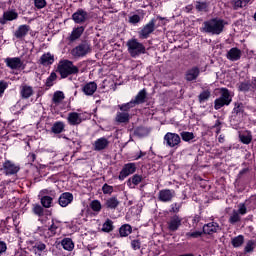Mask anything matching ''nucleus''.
Returning <instances> with one entry per match:
<instances>
[{
    "label": "nucleus",
    "mask_w": 256,
    "mask_h": 256,
    "mask_svg": "<svg viewBox=\"0 0 256 256\" xmlns=\"http://www.w3.org/2000/svg\"><path fill=\"white\" fill-rule=\"evenodd\" d=\"M228 25L227 21L221 18H211L204 21L201 31L209 35H221L225 31V26Z\"/></svg>",
    "instance_id": "1"
},
{
    "label": "nucleus",
    "mask_w": 256,
    "mask_h": 256,
    "mask_svg": "<svg viewBox=\"0 0 256 256\" xmlns=\"http://www.w3.org/2000/svg\"><path fill=\"white\" fill-rule=\"evenodd\" d=\"M57 71L62 79H67L69 75H77V73H79V68L73 65L72 61L61 60L58 64Z\"/></svg>",
    "instance_id": "2"
},
{
    "label": "nucleus",
    "mask_w": 256,
    "mask_h": 256,
    "mask_svg": "<svg viewBox=\"0 0 256 256\" xmlns=\"http://www.w3.org/2000/svg\"><path fill=\"white\" fill-rule=\"evenodd\" d=\"M127 47L129 55L133 58L145 54V45L140 43L137 39L128 40Z\"/></svg>",
    "instance_id": "3"
},
{
    "label": "nucleus",
    "mask_w": 256,
    "mask_h": 256,
    "mask_svg": "<svg viewBox=\"0 0 256 256\" xmlns=\"http://www.w3.org/2000/svg\"><path fill=\"white\" fill-rule=\"evenodd\" d=\"M220 91V97L214 101V109H216V111H219V109L225 107V105H231V101H233L231 93H229V90L227 88H221Z\"/></svg>",
    "instance_id": "4"
},
{
    "label": "nucleus",
    "mask_w": 256,
    "mask_h": 256,
    "mask_svg": "<svg viewBox=\"0 0 256 256\" xmlns=\"http://www.w3.org/2000/svg\"><path fill=\"white\" fill-rule=\"evenodd\" d=\"M163 144L168 149H179L181 147V136L177 133L167 132L164 135Z\"/></svg>",
    "instance_id": "5"
},
{
    "label": "nucleus",
    "mask_w": 256,
    "mask_h": 256,
    "mask_svg": "<svg viewBox=\"0 0 256 256\" xmlns=\"http://www.w3.org/2000/svg\"><path fill=\"white\" fill-rule=\"evenodd\" d=\"M157 19L160 21H164L165 18L158 16L157 18H153L149 23H147L139 32L140 39H147L153 31H155V23H157Z\"/></svg>",
    "instance_id": "6"
},
{
    "label": "nucleus",
    "mask_w": 256,
    "mask_h": 256,
    "mask_svg": "<svg viewBox=\"0 0 256 256\" xmlns=\"http://www.w3.org/2000/svg\"><path fill=\"white\" fill-rule=\"evenodd\" d=\"M88 53H91V45L87 42L81 43L71 50L73 57H85Z\"/></svg>",
    "instance_id": "7"
},
{
    "label": "nucleus",
    "mask_w": 256,
    "mask_h": 256,
    "mask_svg": "<svg viewBox=\"0 0 256 256\" xmlns=\"http://www.w3.org/2000/svg\"><path fill=\"white\" fill-rule=\"evenodd\" d=\"M136 171H137V164L127 163L123 166L122 170L120 171L118 179L120 181H124V179H127L129 175H133V173H135Z\"/></svg>",
    "instance_id": "8"
},
{
    "label": "nucleus",
    "mask_w": 256,
    "mask_h": 256,
    "mask_svg": "<svg viewBox=\"0 0 256 256\" xmlns=\"http://www.w3.org/2000/svg\"><path fill=\"white\" fill-rule=\"evenodd\" d=\"M72 20L77 25H83V23H87L89 20V13L83 9H78L72 14Z\"/></svg>",
    "instance_id": "9"
},
{
    "label": "nucleus",
    "mask_w": 256,
    "mask_h": 256,
    "mask_svg": "<svg viewBox=\"0 0 256 256\" xmlns=\"http://www.w3.org/2000/svg\"><path fill=\"white\" fill-rule=\"evenodd\" d=\"M39 233L45 238L53 237L59 233V223L52 221V224L49 228L40 229Z\"/></svg>",
    "instance_id": "10"
},
{
    "label": "nucleus",
    "mask_w": 256,
    "mask_h": 256,
    "mask_svg": "<svg viewBox=\"0 0 256 256\" xmlns=\"http://www.w3.org/2000/svg\"><path fill=\"white\" fill-rule=\"evenodd\" d=\"M173 197H175V190L163 189L159 191L158 199L162 201V203H169L172 201Z\"/></svg>",
    "instance_id": "11"
},
{
    "label": "nucleus",
    "mask_w": 256,
    "mask_h": 256,
    "mask_svg": "<svg viewBox=\"0 0 256 256\" xmlns=\"http://www.w3.org/2000/svg\"><path fill=\"white\" fill-rule=\"evenodd\" d=\"M5 63L10 69H25L23 61H21V58L19 57L6 58Z\"/></svg>",
    "instance_id": "12"
},
{
    "label": "nucleus",
    "mask_w": 256,
    "mask_h": 256,
    "mask_svg": "<svg viewBox=\"0 0 256 256\" xmlns=\"http://www.w3.org/2000/svg\"><path fill=\"white\" fill-rule=\"evenodd\" d=\"M182 222L183 218H181L179 215L171 216L167 223L169 231H177L179 227H181Z\"/></svg>",
    "instance_id": "13"
},
{
    "label": "nucleus",
    "mask_w": 256,
    "mask_h": 256,
    "mask_svg": "<svg viewBox=\"0 0 256 256\" xmlns=\"http://www.w3.org/2000/svg\"><path fill=\"white\" fill-rule=\"evenodd\" d=\"M94 151H104L109 147V139L105 137L98 138L93 144Z\"/></svg>",
    "instance_id": "14"
},
{
    "label": "nucleus",
    "mask_w": 256,
    "mask_h": 256,
    "mask_svg": "<svg viewBox=\"0 0 256 256\" xmlns=\"http://www.w3.org/2000/svg\"><path fill=\"white\" fill-rule=\"evenodd\" d=\"M60 207H67L73 203V194L70 192H64L60 195L58 199Z\"/></svg>",
    "instance_id": "15"
},
{
    "label": "nucleus",
    "mask_w": 256,
    "mask_h": 256,
    "mask_svg": "<svg viewBox=\"0 0 256 256\" xmlns=\"http://www.w3.org/2000/svg\"><path fill=\"white\" fill-rule=\"evenodd\" d=\"M30 251L35 253V255L38 256H45L47 255L46 246L44 243L36 242L32 244V247L30 248Z\"/></svg>",
    "instance_id": "16"
},
{
    "label": "nucleus",
    "mask_w": 256,
    "mask_h": 256,
    "mask_svg": "<svg viewBox=\"0 0 256 256\" xmlns=\"http://www.w3.org/2000/svg\"><path fill=\"white\" fill-rule=\"evenodd\" d=\"M217 231H221V227L217 222H210L203 226L204 235H213V233H217Z\"/></svg>",
    "instance_id": "17"
},
{
    "label": "nucleus",
    "mask_w": 256,
    "mask_h": 256,
    "mask_svg": "<svg viewBox=\"0 0 256 256\" xmlns=\"http://www.w3.org/2000/svg\"><path fill=\"white\" fill-rule=\"evenodd\" d=\"M3 169L6 175H15V173H19V166L13 164V162L6 160L3 163Z\"/></svg>",
    "instance_id": "18"
},
{
    "label": "nucleus",
    "mask_w": 256,
    "mask_h": 256,
    "mask_svg": "<svg viewBox=\"0 0 256 256\" xmlns=\"http://www.w3.org/2000/svg\"><path fill=\"white\" fill-rule=\"evenodd\" d=\"M67 119H68L69 125H81L83 121L82 114H79L77 112L69 113Z\"/></svg>",
    "instance_id": "19"
},
{
    "label": "nucleus",
    "mask_w": 256,
    "mask_h": 256,
    "mask_svg": "<svg viewBox=\"0 0 256 256\" xmlns=\"http://www.w3.org/2000/svg\"><path fill=\"white\" fill-rule=\"evenodd\" d=\"M40 65H43L44 67H47L49 65H53L55 63V56L51 54L50 52L43 54L40 57Z\"/></svg>",
    "instance_id": "20"
},
{
    "label": "nucleus",
    "mask_w": 256,
    "mask_h": 256,
    "mask_svg": "<svg viewBox=\"0 0 256 256\" xmlns=\"http://www.w3.org/2000/svg\"><path fill=\"white\" fill-rule=\"evenodd\" d=\"M82 91L84 95H87L88 97H91V95L95 94V91H97V83L95 82H88L82 87Z\"/></svg>",
    "instance_id": "21"
},
{
    "label": "nucleus",
    "mask_w": 256,
    "mask_h": 256,
    "mask_svg": "<svg viewBox=\"0 0 256 256\" xmlns=\"http://www.w3.org/2000/svg\"><path fill=\"white\" fill-rule=\"evenodd\" d=\"M84 31H85V27L83 26H78L74 28L70 36L68 37L69 41L71 42L77 41V39H79L83 35Z\"/></svg>",
    "instance_id": "22"
},
{
    "label": "nucleus",
    "mask_w": 256,
    "mask_h": 256,
    "mask_svg": "<svg viewBox=\"0 0 256 256\" xmlns=\"http://www.w3.org/2000/svg\"><path fill=\"white\" fill-rule=\"evenodd\" d=\"M17 17H19V14L17 12H15L14 10L6 11V12H4L3 19L0 20V23L2 25H5V23H7V21H15V19H17Z\"/></svg>",
    "instance_id": "23"
},
{
    "label": "nucleus",
    "mask_w": 256,
    "mask_h": 256,
    "mask_svg": "<svg viewBox=\"0 0 256 256\" xmlns=\"http://www.w3.org/2000/svg\"><path fill=\"white\" fill-rule=\"evenodd\" d=\"M226 57L229 61H239L241 59V51L238 48H231L227 52Z\"/></svg>",
    "instance_id": "24"
},
{
    "label": "nucleus",
    "mask_w": 256,
    "mask_h": 256,
    "mask_svg": "<svg viewBox=\"0 0 256 256\" xmlns=\"http://www.w3.org/2000/svg\"><path fill=\"white\" fill-rule=\"evenodd\" d=\"M200 70L198 67H192L191 69L187 70L185 79L186 81H195L197 77H199Z\"/></svg>",
    "instance_id": "25"
},
{
    "label": "nucleus",
    "mask_w": 256,
    "mask_h": 256,
    "mask_svg": "<svg viewBox=\"0 0 256 256\" xmlns=\"http://www.w3.org/2000/svg\"><path fill=\"white\" fill-rule=\"evenodd\" d=\"M33 87L29 86V85H22L20 87V95L22 97V99H29V97L33 96Z\"/></svg>",
    "instance_id": "26"
},
{
    "label": "nucleus",
    "mask_w": 256,
    "mask_h": 256,
    "mask_svg": "<svg viewBox=\"0 0 256 256\" xmlns=\"http://www.w3.org/2000/svg\"><path fill=\"white\" fill-rule=\"evenodd\" d=\"M104 207H106V209H117V207H119V199L115 196L106 199Z\"/></svg>",
    "instance_id": "27"
},
{
    "label": "nucleus",
    "mask_w": 256,
    "mask_h": 256,
    "mask_svg": "<svg viewBox=\"0 0 256 256\" xmlns=\"http://www.w3.org/2000/svg\"><path fill=\"white\" fill-rule=\"evenodd\" d=\"M143 181V176L136 174L128 179L127 185L130 189H135V186L139 185Z\"/></svg>",
    "instance_id": "28"
},
{
    "label": "nucleus",
    "mask_w": 256,
    "mask_h": 256,
    "mask_svg": "<svg viewBox=\"0 0 256 256\" xmlns=\"http://www.w3.org/2000/svg\"><path fill=\"white\" fill-rule=\"evenodd\" d=\"M145 99H147V91H145V89H143L138 92V94L136 95V97L134 99H132V101L136 105H141L142 103H145Z\"/></svg>",
    "instance_id": "29"
},
{
    "label": "nucleus",
    "mask_w": 256,
    "mask_h": 256,
    "mask_svg": "<svg viewBox=\"0 0 256 256\" xmlns=\"http://www.w3.org/2000/svg\"><path fill=\"white\" fill-rule=\"evenodd\" d=\"M129 119H130L129 112L122 111V112H117L115 121L117 123H129Z\"/></svg>",
    "instance_id": "30"
},
{
    "label": "nucleus",
    "mask_w": 256,
    "mask_h": 256,
    "mask_svg": "<svg viewBox=\"0 0 256 256\" xmlns=\"http://www.w3.org/2000/svg\"><path fill=\"white\" fill-rule=\"evenodd\" d=\"M28 33H29V26L28 25H21L16 30L14 35L17 39H23V37H25V35H27Z\"/></svg>",
    "instance_id": "31"
},
{
    "label": "nucleus",
    "mask_w": 256,
    "mask_h": 256,
    "mask_svg": "<svg viewBox=\"0 0 256 256\" xmlns=\"http://www.w3.org/2000/svg\"><path fill=\"white\" fill-rule=\"evenodd\" d=\"M40 203L45 209L51 208V205H53V200L55 197L52 196H40Z\"/></svg>",
    "instance_id": "32"
},
{
    "label": "nucleus",
    "mask_w": 256,
    "mask_h": 256,
    "mask_svg": "<svg viewBox=\"0 0 256 256\" xmlns=\"http://www.w3.org/2000/svg\"><path fill=\"white\" fill-rule=\"evenodd\" d=\"M52 133H55V135H59V133H63L65 131V123L63 122H56L53 124L51 128Z\"/></svg>",
    "instance_id": "33"
},
{
    "label": "nucleus",
    "mask_w": 256,
    "mask_h": 256,
    "mask_svg": "<svg viewBox=\"0 0 256 256\" xmlns=\"http://www.w3.org/2000/svg\"><path fill=\"white\" fill-rule=\"evenodd\" d=\"M63 249L66 251H73L75 248V244L73 243V240L71 238H64L61 242Z\"/></svg>",
    "instance_id": "34"
},
{
    "label": "nucleus",
    "mask_w": 256,
    "mask_h": 256,
    "mask_svg": "<svg viewBox=\"0 0 256 256\" xmlns=\"http://www.w3.org/2000/svg\"><path fill=\"white\" fill-rule=\"evenodd\" d=\"M131 231H133V228H131V225L129 224L122 225L119 230L120 237H128V235H131Z\"/></svg>",
    "instance_id": "35"
},
{
    "label": "nucleus",
    "mask_w": 256,
    "mask_h": 256,
    "mask_svg": "<svg viewBox=\"0 0 256 256\" xmlns=\"http://www.w3.org/2000/svg\"><path fill=\"white\" fill-rule=\"evenodd\" d=\"M133 107H137V104H135L133 100H131L130 102L118 105V108L120 109V111H124L126 113H129V110L133 109Z\"/></svg>",
    "instance_id": "36"
},
{
    "label": "nucleus",
    "mask_w": 256,
    "mask_h": 256,
    "mask_svg": "<svg viewBox=\"0 0 256 256\" xmlns=\"http://www.w3.org/2000/svg\"><path fill=\"white\" fill-rule=\"evenodd\" d=\"M113 229H114L113 221L107 219V220L104 222L103 226H102V231H103L104 233H111V231H113Z\"/></svg>",
    "instance_id": "37"
},
{
    "label": "nucleus",
    "mask_w": 256,
    "mask_h": 256,
    "mask_svg": "<svg viewBox=\"0 0 256 256\" xmlns=\"http://www.w3.org/2000/svg\"><path fill=\"white\" fill-rule=\"evenodd\" d=\"M203 235H205V232L202 231H191L186 233V237L187 239H199V237H202Z\"/></svg>",
    "instance_id": "38"
},
{
    "label": "nucleus",
    "mask_w": 256,
    "mask_h": 256,
    "mask_svg": "<svg viewBox=\"0 0 256 256\" xmlns=\"http://www.w3.org/2000/svg\"><path fill=\"white\" fill-rule=\"evenodd\" d=\"M241 221V216H239V212L237 210H234L229 218V223L231 225H235V223H239Z\"/></svg>",
    "instance_id": "39"
},
{
    "label": "nucleus",
    "mask_w": 256,
    "mask_h": 256,
    "mask_svg": "<svg viewBox=\"0 0 256 256\" xmlns=\"http://www.w3.org/2000/svg\"><path fill=\"white\" fill-rule=\"evenodd\" d=\"M209 97H211V91L205 90L200 93V95L198 96V99L200 103H205V101L209 100Z\"/></svg>",
    "instance_id": "40"
},
{
    "label": "nucleus",
    "mask_w": 256,
    "mask_h": 256,
    "mask_svg": "<svg viewBox=\"0 0 256 256\" xmlns=\"http://www.w3.org/2000/svg\"><path fill=\"white\" fill-rule=\"evenodd\" d=\"M244 241L245 238L243 237V235H239L232 239V245L233 247H241Z\"/></svg>",
    "instance_id": "41"
},
{
    "label": "nucleus",
    "mask_w": 256,
    "mask_h": 256,
    "mask_svg": "<svg viewBox=\"0 0 256 256\" xmlns=\"http://www.w3.org/2000/svg\"><path fill=\"white\" fill-rule=\"evenodd\" d=\"M33 213L35 215H38V217H41L44 215L45 209L39 204H34L33 205Z\"/></svg>",
    "instance_id": "42"
},
{
    "label": "nucleus",
    "mask_w": 256,
    "mask_h": 256,
    "mask_svg": "<svg viewBox=\"0 0 256 256\" xmlns=\"http://www.w3.org/2000/svg\"><path fill=\"white\" fill-rule=\"evenodd\" d=\"M241 143H244V145H249L251 141H253V136L251 134H241L240 136Z\"/></svg>",
    "instance_id": "43"
},
{
    "label": "nucleus",
    "mask_w": 256,
    "mask_h": 256,
    "mask_svg": "<svg viewBox=\"0 0 256 256\" xmlns=\"http://www.w3.org/2000/svg\"><path fill=\"white\" fill-rule=\"evenodd\" d=\"M65 99V94L62 91H57L53 95V102L54 103H61Z\"/></svg>",
    "instance_id": "44"
},
{
    "label": "nucleus",
    "mask_w": 256,
    "mask_h": 256,
    "mask_svg": "<svg viewBox=\"0 0 256 256\" xmlns=\"http://www.w3.org/2000/svg\"><path fill=\"white\" fill-rule=\"evenodd\" d=\"M101 202L99 200H93L90 203V209H92V211H95L96 213H99V211H101Z\"/></svg>",
    "instance_id": "45"
},
{
    "label": "nucleus",
    "mask_w": 256,
    "mask_h": 256,
    "mask_svg": "<svg viewBox=\"0 0 256 256\" xmlns=\"http://www.w3.org/2000/svg\"><path fill=\"white\" fill-rule=\"evenodd\" d=\"M39 197H55V190H51V189L41 190Z\"/></svg>",
    "instance_id": "46"
},
{
    "label": "nucleus",
    "mask_w": 256,
    "mask_h": 256,
    "mask_svg": "<svg viewBox=\"0 0 256 256\" xmlns=\"http://www.w3.org/2000/svg\"><path fill=\"white\" fill-rule=\"evenodd\" d=\"M256 247V243L253 240H249L244 248L245 253H251Z\"/></svg>",
    "instance_id": "47"
},
{
    "label": "nucleus",
    "mask_w": 256,
    "mask_h": 256,
    "mask_svg": "<svg viewBox=\"0 0 256 256\" xmlns=\"http://www.w3.org/2000/svg\"><path fill=\"white\" fill-rule=\"evenodd\" d=\"M181 137L186 142H189V141H192V139H195V135L193 134V132H182Z\"/></svg>",
    "instance_id": "48"
},
{
    "label": "nucleus",
    "mask_w": 256,
    "mask_h": 256,
    "mask_svg": "<svg viewBox=\"0 0 256 256\" xmlns=\"http://www.w3.org/2000/svg\"><path fill=\"white\" fill-rule=\"evenodd\" d=\"M102 191H103L104 195H111V193H113V186H111L109 184H104L102 186Z\"/></svg>",
    "instance_id": "49"
},
{
    "label": "nucleus",
    "mask_w": 256,
    "mask_h": 256,
    "mask_svg": "<svg viewBox=\"0 0 256 256\" xmlns=\"http://www.w3.org/2000/svg\"><path fill=\"white\" fill-rule=\"evenodd\" d=\"M34 5L36 9H44L47 6V1L45 0H34Z\"/></svg>",
    "instance_id": "50"
},
{
    "label": "nucleus",
    "mask_w": 256,
    "mask_h": 256,
    "mask_svg": "<svg viewBox=\"0 0 256 256\" xmlns=\"http://www.w3.org/2000/svg\"><path fill=\"white\" fill-rule=\"evenodd\" d=\"M233 113H235L236 115H239V113H243V103L236 102Z\"/></svg>",
    "instance_id": "51"
},
{
    "label": "nucleus",
    "mask_w": 256,
    "mask_h": 256,
    "mask_svg": "<svg viewBox=\"0 0 256 256\" xmlns=\"http://www.w3.org/2000/svg\"><path fill=\"white\" fill-rule=\"evenodd\" d=\"M140 21H141V16L137 14H134L129 17V23H131L132 25H137V23H139Z\"/></svg>",
    "instance_id": "52"
},
{
    "label": "nucleus",
    "mask_w": 256,
    "mask_h": 256,
    "mask_svg": "<svg viewBox=\"0 0 256 256\" xmlns=\"http://www.w3.org/2000/svg\"><path fill=\"white\" fill-rule=\"evenodd\" d=\"M249 89H251V83H249V82L240 83L239 91L247 92V91H249Z\"/></svg>",
    "instance_id": "53"
},
{
    "label": "nucleus",
    "mask_w": 256,
    "mask_h": 256,
    "mask_svg": "<svg viewBox=\"0 0 256 256\" xmlns=\"http://www.w3.org/2000/svg\"><path fill=\"white\" fill-rule=\"evenodd\" d=\"M197 11H207V3L205 2H196Z\"/></svg>",
    "instance_id": "54"
},
{
    "label": "nucleus",
    "mask_w": 256,
    "mask_h": 256,
    "mask_svg": "<svg viewBox=\"0 0 256 256\" xmlns=\"http://www.w3.org/2000/svg\"><path fill=\"white\" fill-rule=\"evenodd\" d=\"M131 247H132V249H134V251H137V250L141 249V241L133 240L131 242Z\"/></svg>",
    "instance_id": "55"
},
{
    "label": "nucleus",
    "mask_w": 256,
    "mask_h": 256,
    "mask_svg": "<svg viewBox=\"0 0 256 256\" xmlns=\"http://www.w3.org/2000/svg\"><path fill=\"white\" fill-rule=\"evenodd\" d=\"M238 215H245L247 213V207L245 206V204H239L238 205V211H237Z\"/></svg>",
    "instance_id": "56"
},
{
    "label": "nucleus",
    "mask_w": 256,
    "mask_h": 256,
    "mask_svg": "<svg viewBox=\"0 0 256 256\" xmlns=\"http://www.w3.org/2000/svg\"><path fill=\"white\" fill-rule=\"evenodd\" d=\"M181 209V204L179 203H173L171 204V213H179V210Z\"/></svg>",
    "instance_id": "57"
},
{
    "label": "nucleus",
    "mask_w": 256,
    "mask_h": 256,
    "mask_svg": "<svg viewBox=\"0 0 256 256\" xmlns=\"http://www.w3.org/2000/svg\"><path fill=\"white\" fill-rule=\"evenodd\" d=\"M7 87H8L7 82L5 81L0 82V97L3 96V94L5 93V89H7Z\"/></svg>",
    "instance_id": "58"
},
{
    "label": "nucleus",
    "mask_w": 256,
    "mask_h": 256,
    "mask_svg": "<svg viewBox=\"0 0 256 256\" xmlns=\"http://www.w3.org/2000/svg\"><path fill=\"white\" fill-rule=\"evenodd\" d=\"M234 7L235 9H243V7H246L245 2H243V0H237L234 3Z\"/></svg>",
    "instance_id": "59"
},
{
    "label": "nucleus",
    "mask_w": 256,
    "mask_h": 256,
    "mask_svg": "<svg viewBox=\"0 0 256 256\" xmlns=\"http://www.w3.org/2000/svg\"><path fill=\"white\" fill-rule=\"evenodd\" d=\"M7 251V244L5 242H0V255Z\"/></svg>",
    "instance_id": "60"
},
{
    "label": "nucleus",
    "mask_w": 256,
    "mask_h": 256,
    "mask_svg": "<svg viewBox=\"0 0 256 256\" xmlns=\"http://www.w3.org/2000/svg\"><path fill=\"white\" fill-rule=\"evenodd\" d=\"M218 141H219V143H225V135L221 134V135L218 137Z\"/></svg>",
    "instance_id": "61"
},
{
    "label": "nucleus",
    "mask_w": 256,
    "mask_h": 256,
    "mask_svg": "<svg viewBox=\"0 0 256 256\" xmlns=\"http://www.w3.org/2000/svg\"><path fill=\"white\" fill-rule=\"evenodd\" d=\"M14 256H27V252L20 251V252H17Z\"/></svg>",
    "instance_id": "62"
},
{
    "label": "nucleus",
    "mask_w": 256,
    "mask_h": 256,
    "mask_svg": "<svg viewBox=\"0 0 256 256\" xmlns=\"http://www.w3.org/2000/svg\"><path fill=\"white\" fill-rule=\"evenodd\" d=\"M28 158L30 159V161H35V159H36V156H35V154H29L28 155Z\"/></svg>",
    "instance_id": "63"
},
{
    "label": "nucleus",
    "mask_w": 256,
    "mask_h": 256,
    "mask_svg": "<svg viewBox=\"0 0 256 256\" xmlns=\"http://www.w3.org/2000/svg\"><path fill=\"white\" fill-rule=\"evenodd\" d=\"M48 79L53 82V81H55V79H56V75H55L54 73H52V74L48 77Z\"/></svg>",
    "instance_id": "64"
}]
</instances>
